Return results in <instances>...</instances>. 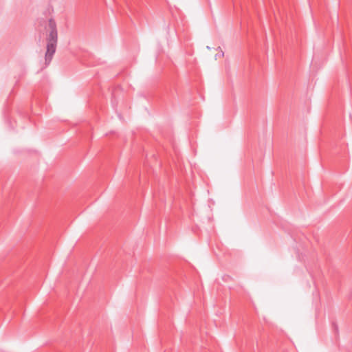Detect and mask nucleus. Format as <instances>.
<instances>
[{"label":"nucleus","instance_id":"obj_1","mask_svg":"<svg viewBox=\"0 0 352 352\" xmlns=\"http://www.w3.org/2000/svg\"><path fill=\"white\" fill-rule=\"evenodd\" d=\"M45 29L47 32V47L45 55V63L46 65H48L56 52L58 43V32L55 21L53 19H49L48 24L45 27Z\"/></svg>","mask_w":352,"mask_h":352}]
</instances>
